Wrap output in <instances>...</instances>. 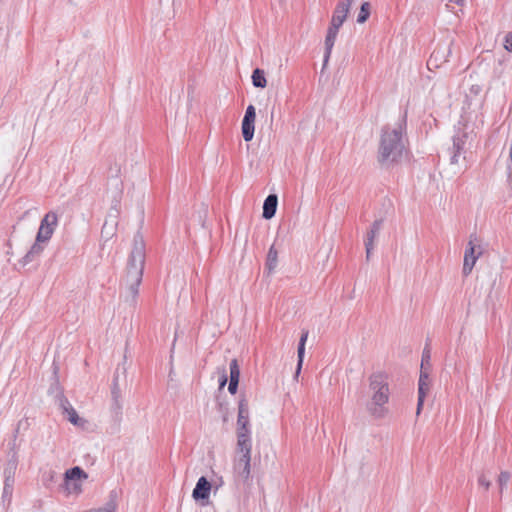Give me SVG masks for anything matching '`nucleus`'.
Listing matches in <instances>:
<instances>
[{
  "label": "nucleus",
  "instance_id": "nucleus-1",
  "mask_svg": "<svg viewBox=\"0 0 512 512\" xmlns=\"http://www.w3.org/2000/svg\"><path fill=\"white\" fill-rule=\"evenodd\" d=\"M145 266V242L140 232L134 235L133 247L128 257L126 276H125V296L124 300L131 307H135L139 286L143 279Z\"/></svg>",
  "mask_w": 512,
  "mask_h": 512
},
{
  "label": "nucleus",
  "instance_id": "nucleus-2",
  "mask_svg": "<svg viewBox=\"0 0 512 512\" xmlns=\"http://www.w3.org/2000/svg\"><path fill=\"white\" fill-rule=\"evenodd\" d=\"M406 128V113L396 128L385 125L381 129L377 161L381 167L390 168L401 162L405 153L403 133Z\"/></svg>",
  "mask_w": 512,
  "mask_h": 512
},
{
  "label": "nucleus",
  "instance_id": "nucleus-3",
  "mask_svg": "<svg viewBox=\"0 0 512 512\" xmlns=\"http://www.w3.org/2000/svg\"><path fill=\"white\" fill-rule=\"evenodd\" d=\"M369 388L373 394L371 402L367 404V410L373 417L382 418L387 412L385 404L388 403L390 396L387 376L381 372L371 374Z\"/></svg>",
  "mask_w": 512,
  "mask_h": 512
},
{
  "label": "nucleus",
  "instance_id": "nucleus-4",
  "mask_svg": "<svg viewBox=\"0 0 512 512\" xmlns=\"http://www.w3.org/2000/svg\"><path fill=\"white\" fill-rule=\"evenodd\" d=\"M251 449L252 443H245V440L237 443L236 450L240 456L235 460L234 470L243 480H247L250 477Z\"/></svg>",
  "mask_w": 512,
  "mask_h": 512
},
{
  "label": "nucleus",
  "instance_id": "nucleus-5",
  "mask_svg": "<svg viewBox=\"0 0 512 512\" xmlns=\"http://www.w3.org/2000/svg\"><path fill=\"white\" fill-rule=\"evenodd\" d=\"M476 241H477L476 234H471L470 240L468 242V245H467V247L465 249V253H464V263H463V269H462V273L464 276H468L471 273L477 259L482 254L481 247L477 246L475 244Z\"/></svg>",
  "mask_w": 512,
  "mask_h": 512
},
{
  "label": "nucleus",
  "instance_id": "nucleus-6",
  "mask_svg": "<svg viewBox=\"0 0 512 512\" xmlns=\"http://www.w3.org/2000/svg\"><path fill=\"white\" fill-rule=\"evenodd\" d=\"M88 475L79 466L72 467L66 470L64 474V484L69 492H80L81 484L77 483L78 480L86 479Z\"/></svg>",
  "mask_w": 512,
  "mask_h": 512
},
{
  "label": "nucleus",
  "instance_id": "nucleus-7",
  "mask_svg": "<svg viewBox=\"0 0 512 512\" xmlns=\"http://www.w3.org/2000/svg\"><path fill=\"white\" fill-rule=\"evenodd\" d=\"M57 225V215L54 212H48L41 220L39 230L36 235L37 242L48 241Z\"/></svg>",
  "mask_w": 512,
  "mask_h": 512
},
{
  "label": "nucleus",
  "instance_id": "nucleus-8",
  "mask_svg": "<svg viewBox=\"0 0 512 512\" xmlns=\"http://www.w3.org/2000/svg\"><path fill=\"white\" fill-rule=\"evenodd\" d=\"M450 46V43L438 44L427 61V67L429 70L439 68L442 64L448 61V57L451 54Z\"/></svg>",
  "mask_w": 512,
  "mask_h": 512
},
{
  "label": "nucleus",
  "instance_id": "nucleus-9",
  "mask_svg": "<svg viewBox=\"0 0 512 512\" xmlns=\"http://www.w3.org/2000/svg\"><path fill=\"white\" fill-rule=\"evenodd\" d=\"M255 119H256V109L252 104H250L246 108V111H245V114H244V117H243L242 123H241L242 136L246 142H250L254 137Z\"/></svg>",
  "mask_w": 512,
  "mask_h": 512
},
{
  "label": "nucleus",
  "instance_id": "nucleus-10",
  "mask_svg": "<svg viewBox=\"0 0 512 512\" xmlns=\"http://www.w3.org/2000/svg\"><path fill=\"white\" fill-rule=\"evenodd\" d=\"M430 370L431 369H421L420 370V376L418 381V400H417V411L416 414L419 415L427 393L430 390Z\"/></svg>",
  "mask_w": 512,
  "mask_h": 512
},
{
  "label": "nucleus",
  "instance_id": "nucleus-11",
  "mask_svg": "<svg viewBox=\"0 0 512 512\" xmlns=\"http://www.w3.org/2000/svg\"><path fill=\"white\" fill-rule=\"evenodd\" d=\"M119 370H120V366H118V368L116 369V373L113 378V385H112V389H111V396H112L111 411L116 420H119L122 415V405L120 403L121 391H120V388L118 385Z\"/></svg>",
  "mask_w": 512,
  "mask_h": 512
},
{
  "label": "nucleus",
  "instance_id": "nucleus-12",
  "mask_svg": "<svg viewBox=\"0 0 512 512\" xmlns=\"http://www.w3.org/2000/svg\"><path fill=\"white\" fill-rule=\"evenodd\" d=\"M212 489L211 483L208 481V479L205 476H201L196 486L194 487L192 491V497L195 501H205L209 498L210 492Z\"/></svg>",
  "mask_w": 512,
  "mask_h": 512
},
{
  "label": "nucleus",
  "instance_id": "nucleus-13",
  "mask_svg": "<svg viewBox=\"0 0 512 512\" xmlns=\"http://www.w3.org/2000/svg\"><path fill=\"white\" fill-rule=\"evenodd\" d=\"M467 140V134L464 132H458L456 133L452 138V148H451V157L450 162L451 164H457L458 163V157L462 153L464 146L466 144Z\"/></svg>",
  "mask_w": 512,
  "mask_h": 512
},
{
  "label": "nucleus",
  "instance_id": "nucleus-14",
  "mask_svg": "<svg viewBox=\"0 0 512 512\" xmlns=\"http://www.w3.org/2000/svg\"><path fill=\"white\" fill-rule=\"evenodd\" d=\"M237 443L245 440V443H252L249 416L237 417Z\"/></svg>",
  "mask_w": 512,
  "mask_h": 512
},
{
  "label": "nucleus",
  "instance_id": "nucleus-15",
  "mask_svg": "<svg viewBox=\"0 0 512 512\" xmlns=\"http://www.w3.org/2000/svg\"><path fill=\"white\" fill-rule=\"evenodd\" d=\"M278 197L276 194H270L263 203L262 217L266 220L273 218L277 211Z\"/></svg>",
  "mask_w": 512,
  "mask_h": 512
},
{
  "label": "nucleus",
  "instance_id": "nucleus-16",
  "mask_svg": "<svg viewBox=\"0 0 512 512\" xmlns=\"http://www.w3.org/2000/svg\"><path fill=\"white\" fill-rule=\"evenodd\" d=\"M339 28H336V25L329 26L327 35L325 38V53H324V66L329 60V57L331 55L332 48L334 46L336 37L338 35Z\"/></svg>",
  "mask_w": 512,
  "mask_h": 512
},
{
  "label": "nucleus",
  "instance_id": "nucleus-17",
  "mask_svg": "<svg viewBox=\"0 0 512 512\" xmlns=\"http://www.w3.org/2000/svg\"><path fill=\"white\" fill-rule=\"evenodd\" d=\"M42 243L43 242H37V240L35 241V243L31 246L29 251L20 260V263L23 266H25L31 262H34L39 258V256L41 255V253L44 250V246L42 245Z\"/></svg>",
  "mask_w": 512,
  "mask_h": 512
},
{
  "label": "nucleus",
  "instance_id": "nucleus-18",
  "mask_svg": "<svg viewBox=\"0 0 512 512\" xmlns=\"http://www.w3.org/2000/svg\"><path fill=\"white\" fill-rule=\"evenodd\" d=\"M42 243L43 242H37V240L35 241V243L31 246L29 251L20 260V263L23 266H25L31 262H34L39 258V256L41 255V253L44 250V246L42 245Z\"/></svg>",
  "mask_w": 512,
  "mask_h": 512
},
{
  "label": "nucleus",
  "instance_id": "nucleus-19",
  "mask_svg": "<svg viewBox=\"0 0 512 512\" xmlns=\"http://www.w3.org/2000/svg\"><path fill=\"white\" fill-rule=\"evenodd\" d=\"M42 243L43 242H37V240L35 241V243L31 246L29 251L20 260V263L23 266H25L31 262H34L39 258V256L41 255V253L44 250V246L42 245Z\"/></svg>",
  "mask_w": 512,
  "mask_h": 512
},
{
  "label": "nucleus",
  "instance_id": "nucleus-20",
  "mask_svg": "<svg viewBox=\"0 0 512 512\" xmlns=\"http://www.w3.org/2000/svg\"><path fill=\"white\" fill-rule=\"evenodd\" d=\"M307 338H308V331L302 330L301 337H300V340L298 343V348H297V358L298 359H297V367H296L295 377H298V375L300 374L302 365H303L304 354H305V344H306Z\"/></svg>",
  "mask_w": 512,
  "mask_h": 512
},
{
  "label": "nucleus",
  "instance_id": "nucleus-21",
  "mask_svg": "<svg viewBox=\"0 0 512 512\" xmlns=\"http://www.w3.org/2000/svg\"><path fill=\"white\" fill-rule=\"evenodd\" d=\"M349 13V9L337 3L336 8L333 12L331 19V26L336 25V28H339L343 25Z\"/></svg>",
  "mask_w": 512,
  "mask_h": 512
},
{
  "label": "nucleus",
  "instance_id": "nucleus-22",
  "mask_svg": "<svg viewBox=\"0 0 512 512\" xmlns=\"http://www.w3.org/2000/svg\"><path fill=\"white\" fill-rule=\"evenodd\" d=\"M251 79H252L253 86L256 88L263 89L267 86L265 72H264V70H262L260 68H256L253 70Z\"/></svg>",
  "mask_w": 512,
  "mask_h": 512
},
{
  "label": "nucleus",
  "instance_id": "nucleus-23",
  "mask_svg": "<svg viewBox=\"0 0 512 512\" xmlns=\"http://www.w3.org/2000/svg\"><path fill=\"white\" fill-rule=\"evenodd\" d=\"M18 456L13 453L12 456H8L6 463L4 464L3 475H8V478L12 475L15 476L18 466Z\"/></svg>",
  "mask_w": 512,
  "mask_h": 512
},
{
  "label": "nucleus",
  "instance_id": "nucleus-24",
  "mask_svg": "<svg viewBox=\"0 0 512 512\" xmlns=\"http://www.w3.org/2000/svg\"><path fill=\"white\" fill-rule=\"evenodd\" d=\"M378 233L368 229L366 238L364 240L365 250H366V259H370V255L374 249V240L378 237Z\"/></svg>",
  "mask_w": 512,
  "mask_h": 512
},
{
  "label": "nucleus",
  "instance_id": "nucleus-25",
  "mask_svg": "<svg viewBox=\"0 0 512 512\" xmlns=\"http://www.w3.org/2000/svg\"><path fill=\"white\" fill-rule=\"evenodd\" d=\"M278 263V252L275 249L274 245L269 248L267 259H266V268L269 272H272Z\"/></svg>",
  "mask_w": 512,
  "mask_h": 512
},
{
  "label": "nucleus",
  "instance_id": "nucleus-26",
  "mask_svg": "<svg viewBox=\"0 0 512 512\" xmlns=\"http://www.w3.org/2000/svg\"><path fill=\"white\" fill-rule=\"evenodd\" d=\"M491 478L492 472L489 470H483L477 479L479 487H482L485 491H488L492 485Z\"/></svg>",
  "mask_w": 512,
  "mask_h": 512
},
{
  "label": "nucleus",
  "instance_id": "nucleus-27",
  "mask_svg": "<svg viewBox=\"0 0 512 512\" xmlns=\"http://www.w3.org/2000/svg\"><path fill=\"white\" fill-rule=\"evenodd\" d=\"M511 479V473L509 471H501L498 478H497V485L499 490V495L502 497L504 490L507 487V484L509 483Z\"/></svg>",
  "mask_w": 512,
  "mask_h": 512
},
{
  "label": "nucleus",
  "instance_id": "nucleus-28",
  "mask_svg": "<svg viewBox=\"0 0 512 512\" xmlns=\"http://www.w3.org/2000/svg\"><path fill=\"white\" fill-rule=\"evenodd\" d=\"M371 13V5L369 2H363L360 6L359 13L357 15V22L360 24L365 23Z\"/></svg>",
  "mask_w": 512,
  "mask_h": 512
},
{
  "label": "nucleus",
  "instance_id": "nucleus-29",
  "mask_svg": "<svg viewBox=\"0 0 512 512\" xmlns=\"http://www.w3.org/2000/svg\"><path fill=\"white\" fill-rule=\"evenodd\" d=\"M431 359V351L429 343H426L423 352H422V359H421V369H431L430 364Z\"/></svg>",
  "mask_w": 512,
  "mask_h": 512
},
{
  "label": "nucleus",
  "instance_id": "nucleus-30",
  "mask_svg": "<svg viewBox=\"0 0 512 512\" xmlns=\"http://www.w3.org/2000/svg\"><path fill=\"white\" fill-rule=\"evenodd\" d=\"M230 380L239 382L240 379V367L237 359H232L230 362Z\"/></svg>",
  "mask_w": 512,
  "mask_h": 512
},
{
  "label": "nucleus",
  "instance_id": "nucleus-31",
  "mask_svg": "<svg viewBox=\"0 0 512 512\" xmlns=\"http://www.w3.org/2000/svg\"><path fill=\"white\" fill-rule=\"evenodd\" d=\"M68 414V420L76 426H82L85 422L82 418L79 417L76 410L73 407H69V410H67Z\"/></svg>",
  "mask_w": 512,
  "mask_h": 512
},
{
  "label": "nucleus",
  "instance_id": "nucleus-32",
  "mask_svg": "<svg viewBox=\"0 0 512 512\" xmlns=\"http://www.w3.org/2000/svg\"><path fill=\"white\" fill-rule=\"evenodd\" d=\"M241 416H249L248 401L244 396L241 397L238 403V417Z\"/></svg>",
  "mask_w": 512,
  "mask_h": 512
},
{
  "label": "nucleus",
  "instance_id": "nucleus-33",
  "mask_svg": "<svg viewBox=\"0 0 512 512\" xmlns=\"http://www.w3.org/2000/svg\"><path fill=\"white\" fill-rule=\"evenodd\" d=\"M8 446H9L8 456H12L13 453H15V456H18L19 446L16 443V439H12V441L9 442Z\"/></svg>",
  "mask_w": 512,
  "mask_h": 512
},
{
  "label": "nucleus",
  "instance_id": "nucleus-34",
  "mask_svg": "<svg viewBox=\"0 0 512 512\" xmlns=\"http://www.w3.org/2000/svg\"><path fill=\"white\" fill-rule=\"evenodd\" d=\"M504 47L507 51L512 52V32L506 34L504 39Z\"/></svg>",
  "mask_w": 512,
  "mask_h": 512
},
{
  "label": "nucleus",
  "instance_id": "nucleus-35",
  "mask_svg": "<svg viewBox=\"0 0 512 512\" xmlns=\"http://www.w3.org/2000/svg\"><path fill=\"white\" fill-rule=\"evenodd\" d=\"M382 225H383V219H377L372 223V225L369 229L379 234L380 230L382 228Z\"/></svg>",
  "mask_w": 512,
  "mask_h": 512
},
{
  "label": "nucleus",
  "instance_id": "nucleus-36",
  "mask_svg": "<svg viewBox=\"0 0 512 512\" xmlns=\"http://www.w3.org/2000/svg\"><path fill=\"white\" fill-rule=\"evenodd\" d=\"M23 424H25L26 426H29L28 420L27 419H21L17 423V427L15 428L14 433H13V439H17L18 434H19V432L21 430V425H23Z\"/></svg>",
  "mask_w": 512,
  "mask_h": 512
},
{
  "label": "nucleus",
  "instance_id": "nucleus-37",
  "mask_svg": "<svg viewBox=\"0 0 512 512\" xmlns=\"http://www.w3.org/2000/svg\"><path fill=\"white\" fill-rule=\"evenodd\" d=\"M228 378L226 374V370L223 368L222 373L219 377V389L224 388V386L227 384Z\"/></svg>",
  "mask_w": 512,
  "mask_h": 512
},
{
  "label": "nucleus",
  "instance_id": "nucleus-38",
  "mask_svg": "<svg viewBox=\"0 0 512 512\" xmlns=\"http://www.w3.org/2000/svg\"><path fill=\"white\" fill-rule=\"evenodd\" d=\"M238 385H239V382L234 381V380H229V385H228L229 393H231L232 395L236 394L237 390H238Z\"/></svg>",
  "mask_w": 512,
  "mask_h": 512
},
{
  "label": "nucleus",
  "instance_id": "nucleus-39",
  "mask_svg": "<svg viewBox=\"0 0 512 512\" xmlns=\"http://www.w3.org/2000/svg\"><path fill=\"white\" fill-rule=\"evenodd\" d=\"M14 477L15 476H10L8 478V475H4V486L8 487V488H13L14 486Z\"/></svg>",
  "mask_w": 512,
  "mask_h": 512
},
{
  "label": "nucleus",
  "instance_id": "nucleus-40",
  "mask_svg": "<svg viewBox=\"0 0 512 512\" xmlns=\"http://www.w3.org/2000/svg\"><path fill=\"white\" fill-rule=\"evenodd\" d=\"M12 492H13V488H8V487L4 486L3 487V494H2L3 500H5V499L10 500L11 496H12Z\"/></svg>",
  "mask_w": 512,
  "mask_h": 512
},
{
  "label": "nucleus",
  "instance_id": "nucleus-41",
  "mask_svg": "<svg viewBox=\"0 0 512 512\" xmlns=\"http://www.w3.org/2000/svg\"><path fill=\"white\" fill-rule=\"evenodd\" d=\"M60 405L63 408L64 412H66V413H67V410H69V407H72L70 405L69 401L65 397L61 398Z\"/></svg>",
  "mask_w": 512,
  "mask_h": 512
},
{
  "label": "nucleus",
  "instance_id": "nucleus-42",
  "mask_svg": "<svg viewBox=\"0 0 512 512\" xmlns=\"http://www.w3.org/2000/svg\"><path fill=\"white\" fill-rule=\"evenodd\" d=\"M354 1H355V0H340V1L338 2V4H340V5H342V6L346 7L347 9H349V10H350V7H351V5H352V3H353Z\"/></svg>",
  "mask_w": 512,
  "mask_h": 512
},
{
  "label": "nucleus",
  "instance_id": "nucleus-43",
  "mask_svg": "<svg viewBox=\"0 0 512 512\" xmlns=\"http://www.w3.org/2000/svg\"><path fill=\"white\" fill-rule=\"evenodd\" d=\"M481 92V87L479 85H472L470 88V93L474 95H478Z\"/></svg>",
  "mask_w": 512,
  "mask_h": 512
},
{
  "label": "nucleus",
  "instance_id": "nucleus-44",
  "mask_svg": "<svg viewBox=\"0 0 512 512\" xmlns=\"http://www.w3.org/2000/svg\"><path fill=\"white\" fill-rule=\"evenodd\" d=\"M448 1L449 2H453V3L457 4V5H461L464 2V0H448Z\"/></svg>",
  "mask_w": 512,
  "mask_h": 512
},
{
  "label": "nucleus",
  "instance_id": "nucleus-45",
  "mask_svg": "<svg viewBox=\"0 0 512 512\" xmlns=\"http://www.w3.org/2000/svg\"><path fill=\"white\" fill-rule=\"evenodd\" d=\"M125 360H126V355H124V361ZM122 369H123V373L125 374L126 373L125 362L123 363Z\"/></svg>",
  "mask_w": 512,
  "mask_h": 512
},
{
  "label": "nucleus",
  "instance_id": "nucleus-46",
  "mask_svg": "<svg viewBox=\"0 0 512 512\" xmlns=\"http://www.w3.org/2000/svg\"><path fill=\"white\" fill-rule=\"evenodd\" d=\"M22 428H23V429H27V428H28V426H26L25 424H23V425H21V429H22Z\"/></svg>",
  "mask_w": 512,
  "mask_h": 512
}]
</instances>
